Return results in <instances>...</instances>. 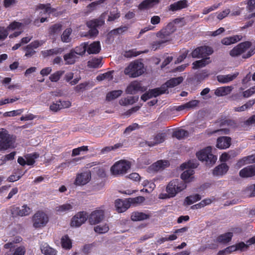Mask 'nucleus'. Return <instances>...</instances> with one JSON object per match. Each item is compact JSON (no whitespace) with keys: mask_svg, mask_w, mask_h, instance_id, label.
<instances>
[{"mask_svg":"<svg viewBox=\"0 0 255 255\" xmlns=\"http://www.w3.org/2000/svg\"><path fill=\"white\" fill-rule=\"evenodd\" d=\"M212 148L211 146H208L201 150L196 153L198 159L202 161H205V164L211 166L216 161L217 157L212 153Z\"/></svg>","mask_w":255,"mask_h":255,"instance_id":"f03ea898","label":"nucleus"},{"mask_svg":"<svg viewBox=\"0 0 255 255\" xmlns=\"http://www.w3.org/2000/svg\"><path fill=\"white\" fill-rule=\"evenodd\" d=\"M145 89L141 86L140 82L137 81L131 82L127 87L126 92L128 94H135L139 91L144 92Z\"/></svg>","mask_w":255,"mask_h":255,"instance_id":"4468645a","label":"nucleus"},{"mask_svg":"<svg viewBox=\"0 0 255 255\" xmlns=\"http://www.w3.org/2000/svg\"><path fill=\"white\" fill-rule=\"evenodd\" d=\"M231 144V138L229 136H220L217 138L216 146L219 149L229 148Z\"/></svg>","mask_w":255,"mask_h":255,"instance_id":"dca6fc26","label":"nucleus"},{"mask_svg":"<svg viewBox=\"0 0 255 255\" xmlns=\"http://www.w3.org/2000/svg\"><path fill=\"white\" fill-rule=\"evenodd\" d=\"M178 21L179 19L176 18L174 20V22H169L168 23L165 27L162 28L156 33V35L157 37L161 39L166 43L170 41L171 40L170 35L176 30L175 23L178 22Z\"/></svg>","mask_w":255,"mask_h":255,"instance_id":"20e7f679","label":"nucleus"},{"mask_svg":"<svg viewBox=\"0 0 255 255\" xmlns=\"http://www.w3.org/2000/svg\"><path fill=\"white\" fill-rule=\"evenodd\" d=\"M142 53L143 52L142 51H136V49H132L125 51L124 55L127 58H131L132 57H136Z\"/></svg>","mask_w":255,"mask_h":255,"instance_id":"09e8293b","label":"nucleus"},{"mask_svg":"<svg viewBox=\"0 0 255 255\" xmlns=\"http://www.w3.org/2000/svg\"><path fill=\"white\" fill-rule=\"evenodd\" d=\"M64 51L63 48L56 47L49 50H45L42 51L41 54L44 57H47L54 55H57L61 54Z\"/></svg>","mask_w":255,"mask_h":255,"instance_id":"7c9ffc66","label":"nucleus"},{"mask_svg":"<svg viewBox=\"0 0 255 255\" xmlns=\"http://www.w3.org/2000/svg\"><path fill=\"white\" fill-rule=\"evenodd\" d=\"M183 78L182 77H178L177 78H172L167 80L164 84L163 86H164L165 91L168 90L169 88L174 87L182 82Z\"/></svg>","mask_w":255,"mask_h":255,"instance_id":"4be33fe9","label":"nucleus"},{"mask_svg":"<svg viewBox=\"0 0 255 255\" xmlns=\"http://www.w3.org/2000/svg\"><path fill=\"white\" fill-rule=\"evenodd\" d=\"M73 206L70 203H66L56 207V211L59 213H67L72 210Z\"/></svg>","mask_w":255,"mask_h":255,"instance_id":"ea45409f","label":"nucleus"},{"mask_svg":"<svg viewBox=\"0 0 255 255\" xmlns=\"http://www.w3.org/2000/svg\"><path fill=\"white\" fill-rule=\"evenodd\" d=\"M42 253L45 255H56V251L49 247L46 243H44L40 247Z\"/></svg>","mask_w":255,"mask_h":255,"instance_id":"e433bc0d","label":"nucleus"},{"mask_svg":"<svg viewBox=\"0 0 255 255\" xmlns=\"http://www.w3.org/2000/svg\"><path fill=\"white\" fill-rule=\"evenodd\" d=\"M188 7V1L186 0H182L175 2L169 6V10L172 11H177Z\"/></svg>","mask_w":255,"mask_h":255,"instance_id":"5701e85b","label":"nucleus"},{"mask_svg":"<svg viewBox=\"0 0 255 255\" xmlns=\"http://www.w3.org/2000/svg\"><path fill=\"white\" fill-rule=\"evenodd\" d=\"M88 219V215L86 212H80L76 214L71 222L72 227H79L84 223Z\"/></svg>","mask_w":255,"mask_h":255,"instance_id":"f8f14e48","label":"nucleus"},{"mask_svg":"<svg viewBox=\"0 0 255 255\" xmlns=\"http://www.w3.org/2000/svg\"><path fill=\"white\" fill-rule=\"evenodd\" d=\"M104 216V212L103 210H97L93 211L89 216H88V218L91 225H96L103 220Z\"/></svg>","mask_w":255,"mask_h":255,"instance_id":"ddd939ff","label":"nucleus"},{"mask_svg":"<svg viewBox=\"0 0 255 255\" xmlns=\"http://www.w3.org/2000/svg\"><path fill=\"white\" fill-rule=\"evenodd\" d=\"M128 27L127 25L121 26L118 28H115L111 30L109 32V34H111L114 35H118L119 34H121L128 30Z\"/></svg>","mask_w":255,"mask_h":255,"instance_id":"8fccbe9b","label":"nucleus"},{"mask_svg":"<svg viewBox=\"0 0 255 255\" xmlns=\"http://www.w3.org/2000/svg\"><path fill=\"white\" fill-rule=\"evenodd\" d=\"M169 165V162L167 160H160L155 162L150 166L151 169L155 171H158L163 169Z\"/></svg>","mask_w":255,"mask_h":255,"instance_id":"a878e982","label":"nucleus"},{"mask_svg":"<svg viewBox=\"0 0 255 255\" xmlns=\"http://www.w3.org/2000/svg\"><path fill=\"white\" fill-rule=\"evenodd\" d=\"M105 21L103 19L97 18L89 20L86 22V25L89 28H97L104 24Z\"/></svg>","mask_w":255,"mask_h":255,"instance_id":"72a5a7b5","label":"nucleus"},{"mask_svg":"<svg viewBox=\"0 0 255 255\" xmlns=\"http://www.w3.org/2000/svg\"><path fill=\"white\" fill-rule=\"evenodd\" d=\"M38 157V154L36 153H34L32 154L28 155L26 157V164L28 165H32L35 162V159Z\"/></svg>","mask_w":255,"mask_h":255,"instance_id":"864d4df0","label":"nucleus"},{"mask_svg":"<svg viewBox=\"0 0 255 255\" xmlns=\"http://www.w3.org/2000/svg\"><path fill=\"white\" fill-rule=\"evenodd\" d=\"M62 25L60 23H56L52 25L49 28V34L54 35L58 33L61 30Z\"/></svg>","mask_w":255,"mask_h":255,"instance_id":"603ef678","label":"nucleus"},{"mask_svg":"<svg viewBox=\"0 0 255 255\" xmlns=\"http://www.w3.org/2000/svg\"><path fill=\"white\" fill-rule=\"evenodd\" d=\"M128 202L129 203V207L131 204H135L142 202L144 200V198L141 196H138L133 198H128Z\"/></svg>","mask_w":255,"mask_h":255,"instance_id":"e2e57ef3","label":"nucleus"},{"mask_svg":"<svg viewBox=\"0 0 255 255\" xmlns=\"http://www.w3.org/2000/svg\"><path fill=\"white\" fill-rule=\"evenodd\" d=\"M25 56H26L27 57H31L36 52L34 50V49H33L32 47H31L28 45H27L25 47Z\"/></svg>","mask_w":255,"mask_h":255,"instance_id":"0e129e2a","label":"nucleus"},{"mask_svg":"<svg viewBox=\"0 0 255 255\" xmlns=\"http://www.w3.org/2000/svg\"><path fill=\"white\" fill-rule=\"evenodd\" d=\"M16 137L10 135L4 128L0 129V151L15 148Z\"/></svg>","mask_w":255,"mask_h":255,"instance_id":"f257e3e1","label":"nucleus"},{"mask_svg":"<svg viewBox=\"0 0 255 255\" xmlns=\"http://www.w3.org/2000/svg\"><path fill=\"white\" fill-rule=\"evenodd\" d=\"M181 54L178 57L176 63H179L183 61L188 55L189 51L185 48L182 49Z\"/></svg>","mask_w":255,"mask_h":255,"instance_id":"4d7b16f0","label":"nucleus"},{"mask_svg":"<svg viewBox=\"0 0 255 255\" xmlns=\"http://www.w3.org/2000/svg\"><path fill=\"white\" fill-rule=\"evenodd\" d=\"M23 112V109H18L10 112H6L3 114V117H14L20 115Z\"/></svg>","mask_w":255,"mask_h":255,"instance_id":"13d9d810","label":"nucleus"},{"mask_svg":"<svg viewBox=\"0 0 255 255\" xmlns=\"http://www.w3.org/2000/svg\"><path fill=\"white\" fill-rule=\"evenodd\" d=\"M251 45L252 42L250 41L241 42L230 51V54L232 57L239 56L248 50Z\"/></svg>","mask_w":255,"mask_h":255,"instance_id":"9d476101","label":"nucleus"},{"mask_svg":"<svg viewBox=\"0 0 255 255\" xmlns=\"http://www.w3.org/2000/svg\"><path fill=\"white\" fill-rule=\"evenodd\" d=\"M91 173L90 170H87L76 175L74 184L76 186L84 185L91 180Z\"/></svg>","mask_w":255,"mask_h":255,"instance_id":"9b49d317","label":"nucleus"},{"mask_svg":"<svg viewBox=\"0 0 255 255\" xmlns=\"http://www.w3.org/2000/svg\"><path fill=\"white\" fill-rule=\"evenodd\" d=\"M101 63V59L93 58L88 62V66L90 68H97L100 67Z\"/></svg>","mask_w":255,"mask_h":255,"instance_id":"49530a36","label":"nucleus"},{"mask_svg":"<svg viewBox=\"0 0 255 255\" xmlns=\"http://www.w3.org/2000/svg\"><path fill=\"white\" fill-rule=\"evenodd\" d=\"M35 9L36 10H37L38 9H42V10H44V13H48L49 14L56 11L55 8H52L51 7L50 3H46V4L39 3L37 5H36Z\"/></svg>","mask_w":255,"mask_h":255,"instance_id":"c9c22d12","label":"nucleus"},{"mask_svg":"<svg viewBox=\"0 0 255 255\" xmlns=\"http://www.w3.org/2000/svg\"><path fill=\"white\" fill-rule=\"evenodd\" d=\"M198 164L194 161L190 160L187 163H184L181 164V168L182 170L187 169L181 175V180L183 181L186 184V182H190V178L194 174V168L198 166Z\"/></svg>","mask_w":255,"mask_h":255,"instance_id":"423d86ee","label":"nucleus"},{"mask_svg":"<svg viewBox=\"0 0 255 255\" xmlns=\"http://www.w3.org/2000/svg\"><path fill=\"white\" fill-rule=\"evenodd\" d=\"M150 215L142 212H134L131 215V220L133 221H140L149 218Z\"/></svg>","mask_w":255,"mask_h":255,"instance_id":"473e14b6","label":"nucleus"},{"mask_svg":"<svg viewBox=\"0 0 255 255\" xmlns=\"http://www.w3.org/2000/svg\"><path fill=\"white\" fill-rule=\"evenodd\" d=\"M220 126H228L233 128H235L237 126V123L234 120L231 119H227L222 121L220 123Z\"/></svg>","mask_w":255,"mask_h":255,"instance_id":"6e6d98bb","label":"nucleus"},{"mask_svg":"<svg viewBox=\"0 0 255 255\" xmlns=\"http://www.w3.org/2000/svg\"><path fill=\"white\" fill-rule=\"evenodd\" d=\"M72 29L70 28L66 29L63 32L61 38L63 42L68 43L70 42L71 38L70 36L72 33Z\"/></svg>","mask_w":255,"mask_h":255,"instance_id":"a18cd8bd","label":"nucleus"},{"mask_svg":"<svg viewBox=\"0 0 255 255\" xmlns=\"http://www.w3.org/2000/svg\"><path fill=\"white\" fill-rule=\"evenodd\" d=\"M149 92L151 96V97H156L161 94L166 92L164 86L162 85L159 88H156L149 90Z\"/></svg>","mask_w":255,"mask_h":255,"instance_id":"79ce46f5","label":"nucleus"},{"mask_svg":"<svg viewBox=\"0 0 255 255\" xmlns=\"http://www.w3.org/2000/svg\"><path fill=\"white\" fill-rule=\"evenodd\" d=\"M166 42L160 39L159 40L153 41L151 44V48L153 50H156L158 49H160L164 46V44Z\"/></svg>","mask_w":255,"mask_h":255,"instance_id":"5fc2aeb1","label":"nucleus"},{"mask_svg":"<svg viewBox=\"0 0 255 255\" xmlns=\"http://www.w3.org/2000/svg\"><path fill=\"white\" fill-rule=\"evenodd\" d=\"M101 47L99 41H94L89 44L87 48V51L89 54H96L100 52Z\"/></svg>","mask_w":255,"mask_h":255,"instance_id":"b1692460","label":"nucleus"},{"mask_svg":"<svg viewBox=\"0 0 255 255\" xmlns=\"http://www.w3.org/2000/svg\"><path fill=\"white\" fill-rule=\"evenodd\" d=\"M32 221L34 228H41L45 227L48 223L49 217L44 212L38 211L33 216Z\"/></svg>","mask_w":255,"mask_h":255,"instance_id":"6e6552de","label":"nucleus"},{"mask_svg":"<svg viewBox=\"0 0 255 255\" xmlns=\"http://www.w3.org/2000/svg\"><path fill=\"white\" fill-rule=\"evenodd\" d=\"M123 93V91L121 90H114L108 92L106 95V100L111 101L120 97Z\"/></svg>","mask_w":255,"mask_h":255,"instance_id":"58836bf2","label":"nucleus"},{"mask_svg":"<svg viewBox=\"0 0 255 255\" xmlns=\"http://www.w3.org/2000/svg\"><path fill=\"white\" fill-rule=\"evenodd\" d=\"M166 134L164 132H160L154 135L152 140L146 141V144L149 146H153L162 143L165 140Z\"/></svg>","mask_w":255,"mask_h":255,"instance_id":"a211bd4d","label":"nucleus"},{"mask_svg":"<svg viewBox=\"0 0 255 255\" xmlns=\"http://www.w3.org/2000/svg\"><path fill=\"white\" fill-rule=\"evenodd\" d=\"M138 97L131 96L121 100L120 102V104L123 105H132L137 101Z\"/></svg>","mask_w":255,"mask_h":255,"instance_id":"c03bdc74","label":"nucleus"},{"mask_svg":"<svg viewBox=\"0 0 255 255\" xmlns=\"http://www.w3.org/2000/svg\"><path fill=\"white\" fill-rule=\"evenodd\" d=\"M31 212V209L26 205L22 206V209L19 207H13L11 209V214L13 216H25L28 215Z\"/></svg>","mask_w":255,"mask_h":255,"instance_id":"2eb2a0df","label":"nucleus"},{"mask_svg":"<svg viewBox=\"0 0 255 255\" xmlns=\"http://www.w3.org/2000/svg\"><path fill=\"white\" fill-rule=\"evenodd\" d=\"M88 46V42H83L81 43L80 45L75 47L74 48H72L71 50L74 52L76 55H78L79 56H83L86 51H87V48Z\"/></svg>","mask_w":255,"mask_h":255,"instance_id":"2f4dec72","label":"nucleus"},{"mask_svg":"<svg viewBox=\"0 0 255 255\" xmlns=\"http://www.w3.org/2000/svg\"><path fill=\"white\" fill-rule=\"evenodd\" d=\"M255 93V86L243 92V96L244 98H249Z\"/></svg>","mask_w":255,"mask_h":255,"instance_id":"338daca9","label":"nucleus"},{"mask_svg":"<svg viewBox=\"0 0 255 255\" xmlns=\"http://www.w3.org/2000/svg\"><path fill=\"white\" fill-rule=\"evenodd\" d=\"M131 164L128 161L121 160L116 162L111 167V171L113 175L117 176L127 173L130 168Z\"/></svg>","mask_w":255,"mask_h":255,"instance_id":"0eeeda50","label":"nucleus"},{"mask_svg":"<svg viewBox=\"0 0 255 255\" xmlns=\"http://www.w3.org/2000/svg\"><path fill=\"white\" fill-rule=\"evenodd\" d=\"M159 0H144L138 5V9L140 10L150 9L158 4Z\"/></svg>","mask_w":255,"mask_h":255,"instance_id":"aec40b11","label":"nucleus"},{"mask_svg":"<svg viewBox=\"0 0 255 255\" xmlns=\"http://www.w3.org/2000/svg\"><path fill=\"white\" fill-rule=\"evenodd\" d=\"M189 132L187 130L183 129H179L173 132L172 136L176 137L179 140L183 139L186 137H188Z\"/></svg>","mask_w":255,"mask_h":255,"instance_id":"4c0bfd02","label":"nucleus"},{"mask_svg":"<svg viewBox=\"0 0 255 255\" xmlns=\"http://www.w3.org/2000/svg\"><path fill=\"white\" fill-rule=\"evenodd\" d=\"M64 71H61V70L57 71L55 72V73H53L52 74H51L49 76V80L51 82H56L60 79V78L64 74Z\"/></svg>","mask_w":255,"mask_h":255,"instance_id":"de8ad7c7","label":"nucleus"},{"mask_svg":"<svg viewBox=\"0 0 255 255\" xmlns=\"http://www.w3.org/2000/svg\"><path fill=\"white\" fill-rule=\"evenodd\" d=\"M237 251L236 245H232L226 248L225 250L219 251V255H225L226 253L229 254Z\"/></svg>","mask_w":255,"mask_h":255,"instance_id":"052dcab7","label":"nucleus"},{"mask_svg":"<svg viewBox=\"0 0 255 255\" xmlns=\"http://www.w3.org/2000/svg\"><path fill=\"white\" fill-rule=\"evenodd\" d=\"M187 187L184 181L176 179L170 181L166 187V191L169 196L175 197L177 194L184 190Z\"/></svg>","mask_w":255,"mask_h":255,"instance_id":"7ed1b4c3","label":"nucleus"},{"mask_svg":"<svg viewBox=\"0 0 255 255\" xmlns=\"http://www.w3.org/2000/svg\"><path fill=\"white\" fill-rule=\"evenodd\" d=\"M125 74L130 77L135 78L142 75L143 72V64L137 61L130 63L125 68Z\"/></svg>","mask_w":255,"mask_h":255,"instance_id":"39448f33","label":"nucleus"},{"mask_svg":"<svg viewBox=\"0 0 255 255\" xmlns=\"http://www.w3.org/2000/svg\"><path fill=\"white\" fill-rule=\"evenodd\" d=\"M22 26V23L19 22H17L16 21H14L10 23L9 25L5 29H6L7 31L8 32L9 30H15L18 29L20 27Z\"/></svg>","mask_w":255,"mask_h":255,"instance_id":"3c124183","label":"nucleus"},{"mask_svg":"<svg viewBox=\"0 0 255 255\" xmlns=\"http://www.w3.org/2000/svg\"><path fill=\"white\" fill-rule=\"evenodd\" d=\"M233 236V233H226L225 234L219 235L216 238V242L218 243L226 244L232 240Z\"/></svg>","mask_w":255,"mask_h":255,"instance_id":"cd10ccee","label":"nucleus"},{"mask_svg":"<svg viewBox=\"0 0 255 255\" xmlns=\"http://www.w3.org/2000/svg\"><path fill=\"white\" fill-rule=\"evenodd\" d=\"M109 230V227L107 225H104L102 226H97L94 227L95 232L99 234L106 233L108 232Z\"/></svg>","mask_w":255,"mask_h":255,"instance_id":"bf43d9fd","label":"nucleus"},{"mask_svg":"<svg viewBox=\"0 0 255 255\" xmlns=\"http://www.w3.org/2000/svg\"><path fill=\"white\" fill-rule=\"evenodd\" d=\"M78 58L77 55L71 50L69 53L65 54L63 56L64 60L65 61V64L67 65L74 64Z\"/></svg>","mask_w":255,"mask_h":255,"instance_id":"c85d7f7f","label":"nucleus"},{"mask_svg":"<svg viewBox=\"0 0 255 255\" xmlns=\"http://www.w3.org/2000/svg\"><path fill=\"white\" fill-rule=\"evenodd\" d=\"M242 39V36L241 35H235L232 36L224 38L222 39L221 43L223 45H230L240 41Z\"/></svg>","mask_w":255,"mask_h":255,"instance_id":"393cba45","label":"nucleus"},{"mask_svg":"<svg viewBox=\"0 0 255 255\" xmlns=\"http://www.w3.org/2000/svg\"><path fill=\"white\" fill-rule=\"evenodd\" d=\"M199 101L197 100H191L185 103V106L186 109H193L197 107L199 105Z\"/></svg>","mask_w":255,"mask_h":255,"instance_id":"69168bd1","label":"nucleus"},{"mask_svg":"<svg viewBox=\"0 0 255 255\" xmlns=\"http://www.w3.org/2000/svg\"><path fill=\"white\" fill-rule=\"evenodd\" d=\"M115 205L119 213L124 212L129 208V203L128 200L118 199L115 201Z\"/></svg>","mask_w":255,"mask_h":255,"instance_id":"f3484780","label":"nucleus"},{"mask_svg":"<svg viewBox=\"0 0 255 255\" xmlns=\"http://www.w3.org/2000/svg\"><path fill=\"white\" fill-rule=\"evenodd\" d=\"M232 86H224L217 88L215 91V94L217 96H224L230 94L233 90Z\"/></svg>","mask_w":255,"mask_h":255,"instance_id":"c756f323","label":"nucleus"},{"mask_svg":"<svg viewBox=\"0 0 255 255\" xmlns=\"http://www.w3.org/2000/svg\"><path fill=\"white\" fill-rule=\"evenodd\" d=\"M210 62V57L203 58L202 59L196 61L192 64L193 68L197 69L202 68Z\"/></svg>","mask_w":255,"mask_h":255,"instance_id":"f704fd0d","label":"nucleus"},{"mask_svg":"<svg viewBox=\"0 0 255 255\" xmlns=\"http://www.w3.org/2000/svg\"><path fill=\"white\" fill-rule=\"evenodd\" d=\"M25 248L23 246H21L14 249L12 255H25Z\"/></svg>","mask_w":255,"mask_h":255,"instance_id":"680f3d73","label":"nucleus"},{"mask_svg":"<svg viewBox=\"0 0 255 255\" xmlns=\"http://www.w3.org/2000/svg\"><path fill=\"white\" fill-rule=\"evenodd\" d=\"M61 246L63 248L69 250L72 248V242L67 235L62 237L61 239Z\"/></svg>","mask_w":255,"mask_h":255,"instance_id":"a19ab883","label":"nucleus"},{"mask_svg":"<svg viewBox=\"0 0 255 255\" xmlns=\"http://www.w3.org/2000/svg\"><path fill=\"white\" fill-rule=\"evenodd\" d=\"M213 53L212 47L208 46H201L197 47L192 51L189 56L194 58L208 57Z\"/></svg>","mask_w":255,"mask_h":255,"instance_id":"1a4fd4ad","label":"nucleus"},{"mask_svg":"<svg viewBox=\"0 0 255 255\" xmlns=\"http://www.w3.org/2000/svg\"><path fill=\"white\" fill-rule=\"evenodd\" d=\"M201 197L198 194L190 195L186 197L185 202L188 205H190L197 201L201 200Z\"/></svg>","mask_w":255,"mask_h":255,"instance_id":"37998d69","label":"nucleus"},{"mask_svg":"<svg viewBox=\"0 0 255 255\" xmlns=\"http://www.w3.org/2000/svg\"><path fill=\"white\" fill-rule=\"evenodd\" d=\"M247 9L252 12L255 9V0H249L247 3Z\"/></svg>","mask_w":255,"mask_h":255,"instance_id":"774afa93","label":"nucleus"},{"mask_svg":"<svg viewBox=\"0 0 255 255\" xmlns=\"http://www.w3.org/2000/svg\"><path fill=\"white\" fill-rule=\"evenodd\" d=\"M239 175L241 177L247 178L255 175V165L248 166L240 171Z\"/></svg>","mask_w":255,"mask_h":255,"instance_id":"6ab92c4d","label":"nucleus"},{"mask_svg":"<svg viewBox=\"0 0 255 255\" xmlns=\"http://www.w3.org/2000/svg\"><path fill=\"white\" fill-rule=\"evenodd\" d=\"M239 75V72H235L233 74L219 75L217 76V80L220 83H227L234 80Z\"/></svg>","mask_w":255,"mask_h":255,"instance_id":"bb28decb","label":"nucleus"},{"mask_svg":"<svg viewBox=\"0 0 255 255\" xmlns=\"http://www.w3.org/2000/svg\"><path fill=\"white\" fill-rule=\"evenodd\" d=\"M229 167L225 163H221L214 168L213 174L214 176H223L229 170Z\"/></svg>","mask_w":255,"mask_h":255,"instance_id":"412c9836","label":"nucleus"}]
</instances>
